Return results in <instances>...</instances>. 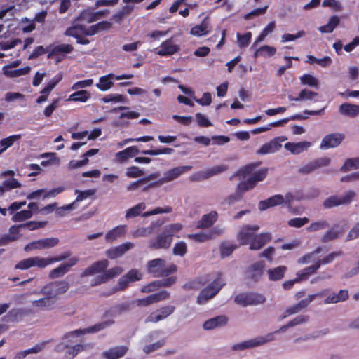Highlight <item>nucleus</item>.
Masks as SVG:
<instances>
[{
  "mask_svg": "<svg viewBox=\"0 0 359 359\" xmlns=\"http://www.w3.org/2000/svg\"><path fill=\"white\" fill-rule=\"evenodd\" d=\"M243 194V193L236 187L235 193L227 196L224 199V203L229 205H233L236 202L239 201L242 198Z\"/></svg>",
  "mask_w": 359,
  "mask_h": 359,
  "instance_id": "nucleus-60",
  "label": "nucleus"
},
{
  "mask_svg": "<svg viewBox=\"0 0 359 359\" xmlns=\"http://www.w3.org/2000/svg\"><path fill=\"white\" fill-rule=\"evenodd\" d=\"M146 269L148 273L154 278L168 277L177 271L176 264H166L164 259L156 258L147 262Z\"/></svg>",
  "mask_w": 359,
  "mask_h": 359,
  "instance_id": "nucleus-4",
  "label": "nucleus"
},
{
  "mask_svg": "<svg viewBox=\"0 0 359 359\" xmlns=\"http://www.w3.org/2000/svg\"><path fill=\"white\" fill-rule=\"evenodd\" d=\"M90 97L91 94L89 91L86 90H80L71 94L69 96L67 101L86 102L90 98Z\"/></svg>",
  "mask_w": 359,
  "mask_h": 359,
  "instance_id": "nucleus-37",
  "label": "nucleus"
},
{
  "mask_svg": "<svg viewBox=\"0 0 359 359\" xmlns=\"http://www.w3.org/2000/svg\"><path fill=\"white\" fill-rule=\"evenodd\" d=\"M285 266H279L267 271L269 279L271 281H277L283 278L287 271Z\"/></svg>",
  "mask_w": 359,
  "mask_h": 359,
  "instance_id": "nucleus-35",
  "label": "nucleus"
},
{
  "mask_svg": "<svg viewBox=\"0 0 359 359\" xmlns=\"http://www.w3.org/2000/svg\"><path fill=\"white\" fill-rule=\"evenodd\" d=\"M359 168V158H348L340 168L341 172H346L352 169Z\"/></svg>",
  "mask_w": 359,
  "mask_h": 359,
  "instance_id": "nucleus-48",
  "label": "nucleus"
},
{
  "mask_svg": "<svg viewBox=\"0 0 359 359\" xmlns=\"http://www.w3.org/2000/svg\"><path fill=\"white\" fill-rule=\"evenodd\" d=\"M356 194L353 190L348 191L343 196H331L325 200L323 206L325 208H332L340 205L349 204L355 198Z\"/></svg>",
  "mask_w": 359,
  "mask_h": 359,
  "instance_id": "nucleus-11",
  "label": "nucleus"
},
{
  "mask_svg": "<svg viewBox=\"0 0 359 359\" xmlns=\"http://www.w3.org/2000/svg\"><path fill=\"white\" fill-rule=\"evenodd\" d=\"M180 50V47L172 42V39H169L162 42L160 46V50L157 54L160 56H169L174 55Z\"/></svg>",
  "mask_w": 359,
  "mask_h": 359,
  "instance_id": "nucleus-26",
  "label": "nucleus"
},
{
  "mask_svg": "<svg viewBox=\"0 0 359 359\" xmlns=\"http://www.w3.org/2000/svg\"><path fill=\"white\" fill-rule=\"evenodd\" d=\"M100 13H93L90 10L86 9L82 11L77 17V20L86 23H91L98 20Z\"/></svg>",
  "mask_w": 359,
  "mask_h": 359,
  "instance_id": "nucleus-36",
  "label": "nucleus"
},
{
  "mask_svg": "<svg viewBox=\"0 0 359 359\" xmlns=\"http://www.w3.org/2000/svg\"><path fill=\"white\" fill-rule=\"evenodd\" d=\"M271 233L264 232L259 234H255L250 242L249 249L251 250H257L263 248L267 243L271 241Z\"/></svg>",
  "mask_w": 359,
  "mask_h": 359,
  "instance_id": "nucleus-21",
  "label": "nucleus"
},
{
  "mask_svg": "<svg viewBox=\"0 0 359 359\" xmlns=\"http://www.w3.org/2000/svg\"><path fill=\"white\" fill-rule=\"evenodd\" d=\"M74 50V47L70 44H60L54 46L48 54V58L53 56H58L60 54L70 53Z\"/></svg>",
  "mask_w": 359,
  "mask_h": 359,
  "instance_id": "nucleus-34",
  "label": "nucleus"
},
{
  "mask_svg": "<svg viewBox=\"0 0 359 359\" xmlns=\"http://www.w3.org/2000/svg\"><path fill=\"white\" fill-rule=\"evenodd\" d=\"M276 52V49L274 47L264 45L255 51L254 57L257 58L259 56L271 57L274 55Z\"/></svg>",
  "mask_w": 359,
  "mask_h": 359,
  "instance_id": "nucleus-43",
  "label": "nucleus"
},
{
  "mask_svg": "<svg viewBox=\"0 0 359 359\" xmlns=\"http://www.w3.org/2000/svg\"><path fill=\"white\" fill-rule=\"evenodd\" d=\"M319 269V264L315 262L314 264L307 266L297 273V280L304 281L309 278V277L315 273Z\"/></svg>",
  "mask_w": 359,
  "mask_h": 359,
  "instance_id": "nucleus-31",
  "label": "nucleus"
},
{
  "mask_svg": "<svg viewBox=\"0 0 359 359\" xmlns=\"http://www.w3.org/2000/svg\"><path fill=\"white\" fill-rule=\"evenodd\" d=\"M90 344H78L74 346H68L62 359H73L79 353H81L87 349Z\"/></svg>",
  "mask_w": 359,
  "mask_h": 359,
  "instance_id": "nucleus-30",
  "label": "nucleus"
},
{
  "mask_svg": "<svg viewBox=\"0 0 359 359\" xmlns=\"http://www.w3.org/2000/svg\"><path fill=\"white\" fill-rule=\"evenodd\" d=\"M210 32L209 22L208 18H205L200 25H196L191 29L190 33L194 36H201Z\"/></svg>",
  "mask_w": 359,
  "mask_h": 359,
  "instance_id": "nucleus-33",
  "label": "nucleus"
},
{
  "mask_svg": "<svg viewBox=\"0 0 359 359\" xmlns=\"http://www.w3.org/2000/svg\"><path fill=\"white\" fill-rule=\"evenodd\" d=\"M31 70V67L29 66H26L23 68L15 69V70H11V71H6L5 74L9 77L15 78L18 77L22 75H26L29 73Z\"/></svg>",
  "mask_w": 359,
  "mask_h": 359,
  "instance_id": "nucleus-58",
  "label": "nucleus"
},
{
  "mask_svg": "<svg viewBox=\"0 0 359 359\" xmlns=\"http://www.w3.org/2000/svg\"><path fill=\"white\" fill-rule=\"evenodd\" d=\"M343 255L342 251H338V252H332L327 255H326L325 257H323L322 259H319L317 262H316V264H319V267L323 264L325 265L329 263H331L333 262V260L339 256H341Z\"/></svg>",
  "mask_w": 359,
  "mask_h": 359,
  "instance_id": "nucleus-57",
  "label": "nucleus"
},
{
  "mask_svg": "<svg viewBox=\"0 0 359 359\" xmlns=\"http://www.w3.org/2000/svg\"><path fill=\"white\" fill-rule=\"evenodd\" d=\"M72 252L69 250L65 251L62 254L52 257H41L39 256L31 257L20 260L15 265V269L27 270L32 267L45 269L50 264L64 261L70 257Z\"/></svg>",
  "mask_w": 359,
  "mask_h": 359,
  "instance_id": "nucleus-2",
  "label": "nucleus"
},
{
  "mask_svg": "<svg viewBox=\"0 0 359 359\" xmlns=\"http://www.w3.org/2000/svg\"><path fill=\"white\" fill-rule=\"evenodd\" d=\"M300 83L302 85H307L310 87H318V80L314 76L305 74L300 76Z\"/></svg>",
  "mask_w": 359,
  "mask_h": 359,
  "instance_id": "nucleus-50",
  "label": "nucleus"
},
{
  "mask_svg": "<svg viewBox=\"0 0 359 359\" xmlns=\"http://www.w3.org/2000/svg\"><path fill=\"white\" fill-rule=\"evenodd\" d=\"M69 288V283L65 280H57L44 285L41 292L44 295H50L53 299L65 294Z\"/></svg>",
  "mask_w": 359,
  "mask_h": 359,
  "instance_id": "nucleus-10",
  "label": "nucleus"
},
{
  "mask_svg": "<svg viewBox=\"0 0 359 359\" xmlns=\"http://www.w3.org/2000/svg\"><path fill=\"white\" fill-rule=\"evenodd\" d=\"M237 245L233 243H222L220 245L219 250L221 257L224 258L229 257L236 249Z\"/></svg>",
  "mask_w": 359,
  "mask_h": 359,
  "instance_id": "nucleus-51",
  "label": "nucleus"
},
{
  "mask_svg": "<svg viewBox=\"0 0 359 359\" xmlns=\"http://www.w3.org/2000/svg\"><path fill=\"white\" fill-rule=\"evenodd\" d=\"M62 79V76H60L58 77H54L47 85L45 88H43L40 93L42 95H45L47 97H48L49 94L52 91V90L55 87V86L60 82V81Z\"/></svg>",
  "mask_w": 359,
  "mask_h": 359,
  "instance_id": "nucleus-61",
  "label": "nucleus"
},
{
  "mask_svg": "<svg viewBox=\"0 0 359 359\" xmlns=\"http://www.w3.org/2000/svg\"><path fill=\"white\" fill-rule=\"evenodd\" d=\"M227 322L228 318L226 316H217L205 321L203 327L206 330H210L216 327L224 326L227 324Z\"/></svg>",
  "mask_w": 359,
  "mask_h": 359,
  "instance_id": "nucleus-27",
  "label": "nucleus"
},
{
  "mask_svg": "<svg viewBox=\"0 0 359 359\" xmlns=\"http://www.w3.org/2000/svg\"><path fill=\"white\" fill-rule=\"evenodd\" d=\"M256 184L255 180L250 177L246 181L238 183L236 187L244 193L248 190L252 189Z\"/></svg>",
  "mask_w": 359,
  "mask_h": 359,
  "instance_id": "nucleus-62",
  "label": "nucleus"
},
{
  "mask_svg": "<svg viewBox=\"0 0 359 359\" xmlns=\"http://www.w3.org/2000/svg\"><path fill=\"white\" fill-rule=\"evenodd\" d=\"M318 96V93L311 90H309L307 89H303L300 91L299 94V97H294L292 95H289L288 99L290 101H299V100H311L313 97Z\"/></svg>",
  "mask_w": 359,
  "mask_h": 359,
  "instance_id": "nucleus-42",
  "label": "nucleus"
},
{
  "mask_svg": "<svg viewBox=\"0 0 359 359\" xmlns=\"http://www.w3.org/2000/svg\"><path fill=\"white\" fill-rule=\"evenodd\" d=\"M109 266V262L107 259L97 261L93 263L90 266L86 268L81 273V277L93 276L95 273L104 271L108 279L113 278L123 273V269L121 266H115L109 270H106Z\"/></svg>",
  "mask_w": 359,
  "mask_h": 359,
  "instance_id": "nucleus-5",
  "label": "nucleus"
},
{
  "mask_svg": "<svg viewBox=\"0 0 359 359\" xmlns=\"http://www.w3.org/2000/svg\"><path fill=\"white\" fill-rule=\"evenodd\" d=\"M306 118H307L306 116H304L302 114H294V115L291 116L289 118H283V119H281V120H279V121H277L275 122H272V123H269L268 125V126H270V129H271L272 127L282 126L284 124L287 123L290 120H304V119H306Z\"/></svg>",
  "mask_w": 359,
  "mask_h": 359,
  "instance_id": "nucleus-49",
  "label": "nucleus"
},
{
  "mask_svg": "<svg viewBox=\"0 0 359 359\" xmlns=\"http://www.w3.org/2000/svg\"><path fill=\"white\" fill-rule=\"evenodd\" d=\"M285 140V138L281 137H276L269 142L264 144L257 151V154L264 155L272 154L278 151L282 147L281 142Z\"/></svg>",
  "mask_w": 359,
  "mask_h": 359,
  "instance_id": "nucleus-18",
  "label": "nucleus"
},
{
  "mask_svg": "<svg viewBox=\"0 0 359 359\" xmlns=\"http://www.w3.org/2000/svg\"><path fill=\"white\" fill-rule=\"evenodd\" d=\"M46 224V221H29L24 224H20V226H22L23 229H27L30 231H33L41 228H43Z\"/></svg>",
  "mask_w": 359,
  "mask_h": 359,
  "instance_id": "nucleus-53",
  "label": "nucleus"
},
{
  "mask_svg": "<svg viewBox=\"0 0 359 359\" xmlns=\"http://www.w3.org/2000/svg\"><path fill=\"white\" fill-rule=\"evenodd\" d=\"M228 169V166L226 165H219L214 166L205 172V178H209L214 175H218Z\"/></svg>",
  "mask_w": 359,
  "mask_h": 359,
  "instance_id": "nucleus-56",
  "label": "nucleus"
},
{
  "mask_svg": "<svg viewBox=\"0 0 359 359\" xmlns=\"http://www.w3.org/2000/svg\"><path fill=\"white\" fill-rule=\"evenodd\" d=\"M21 138V135L16 134L10 135L8 137L4 138L0 140V154L4 152L8 148L11 147L15 142Z\"/></svg>",
  "mask_w": 359,
  "mask_h": 359,
  "instance_id": "nucleus-41",
  "label": "nucleus"
},
{
  "mask_svg": "<svg viewBox=\"0 0 359 359\" xmlns=\"http://www.w3.org/2000/svg\"><path fill=\"white\" fill-rule=\"evenodd\" d=\"M182 227L180 223L171 224L165 226L162 232L154 239L149 241V248L151 250L168 249L172 244L173 237H180L177 233L182 230Z\"/></svg>",
  "mask_w": 359,
  "mask_h": 359,
  "instance_id": "nucleus-3",
  "label": "nucleus"
},
{
  "mask_svg": "<svg viewBox=\"0 0 359 359\" xmlns=\"http://www.w3.org/2000/svg\"><path fill=\"white\" fill-rule=\"evenodd\" d=\"M310 145L311 143L309 142H299L297 143L287 142L285 144V148L292 154H299L310 147Z\"/></svg>",
  "mask_w": 359,
  "mask_h": 359,
  "instance_id": "nucleus-32",
  "label": "nucleus"
},
{
  "mask_svg": "<svg viewBox=\"0 0 359 359\" xmlns=\"http://www.w3.org/2000/svg\"><path fill=\"white\" fill-rule=\"evenodd\" d=\"M174 152V149L169 147H164L162 149L143 150L141 151L142 154L156 156L160 154H171Z\"/></svg>",
  "mask_w": 359,
  "mask_h": 359,
  "instance_id": "nucleus-55",
  "label": "nucleus"
},
{
  "mask_svg": "<svg viewBox=\"0 0 359 359\" xmlns=\"http://www.w3.org/2000/svg\"><path fill=\"white\" fill-rule=\"evenodd\" d=\"M22 315V311L20 309H13L10 310L7 314L4 317V321L6 323L18 322Z\"/></svg>",
  "mask_w": 359,
  "mask_h": 359,
  "instance_id": "nucleus-46",
  "label": "nucleus"
},
{
  "mask_svg": "<svg viewBox=\"0 0 359 359\" xmlns=\"http://www.w3.org/2000/svg\"><path fill=\"white\" fill-rule=\"evenodd\" d=\"M187 237L197 243H204L213 238L212 233L200 232L197 233L189 234Z\"/></svg>",
  "mask_w": 359,
  "mask_h": 359,
  "instance_id": "nucleus-47",
  "label": "nucleus"
},
{
  "mask_svg": "<svg viewBox=\"0 0 359 359\" xmlns=\"http://www.w3.org/2000/svg\"><path fill=\"white\" fill-rule=\"evenodd\" d=\"M54 304V299L50 295H46L45 297L32 302V306L34 307L40 309L46 308L50 309L53 308Z\"/></svg>",
  "mask_w": 359,
  "mask_h": 359,
  "instance_id": "nucleus-39",
  "label": "nucleus"
},
{
  "mask_svg": "<svg viewBox=\"0 0 359 359\" xmlns=\"http://www.w3.org/2000/svg\"><path fill=\"white\" fill-rule=\"evenodd\" d=\"M33 215V213L31 210H21L20 212H17L12 217V221L14 222H20L25 221L28 219H30Z\"/></svg>",
  "mask_w": 359,
  "mask_h": 359,
  "instance_id": "nucleus-52",
  "label": "nucleus"
},
{
  "mask_svg": "<svg viewBox=\"0 0 359 359\" xmlns=\"http://www.w3.org/2000/svg\"><path fill=\"white\" fill-rule=\"evenodd\" d=\"M339 112L341 115L355 118L359 115V105L347 102L341 104L339 107Z\"/></svg>",
  "mask_w": 359,
  "mask_h": 359,
  "instance_id": "nucleus-29",
  "label": "nucleus"
},
{
  "mask_svg": "<svg viewBox=\"0 0 359 359\" xmlns=\"http://www.w3.org/2000/svg\"><path fill=\"white\" fill-rule=\"evenodd\" d=\"M134 244L126 242L116 247L109 248L106 251V255L111 259H114L123 255L128 250L133 248Z\"/></svg>",
  "mask_w": 359,
  "mask_h": 359,
  "instance_id": "nucleus-22",
  "label": "nucleus"
},
{
  "mask_svg": "<svg viewBox=\"0 0 359 359\" xmlns=\"http://www.w3.org/2000/svg\"><path fill=\"white\" fill-rule=\"evenodd\" d=\"M125 226H117L113 229L109 231L105 236L107 242L111 243L117 238H119L125 234Z\"/></svg>",
  "mask_w": 359,
  "mask_h": 359,
  "instance_id": "nucleus-40",
  "label": "nucleus"
},
{
  "mask_svg": "<svg viewBox=\"0 0 359 359\" xmlns=\"http://www.w3.org/2000/svg\"><path fill=\"white\" fill-rule=\"evenodd\" d=\"M238 43L241 48L248 46L252 39V33L250 32H245L243 34H237Z\"/></svg>",
  "mask_w": 359,
  "mask_h": 359,
  "instance_id": "nucleus-59",
  "label": "nucleus"
},
{
  "mask_svg": "<svg viewBox=\"0 0 359 359\" xmlns=\"http://www.w3.org/2000/svg\"><path fill=\"white\" fill-rule=\"evenodd\" d=\"M265 263L264 261L256 262L250 264L245 271V278L252 283L258 282L264 274Z\"/></svg>",
  "mask_w": 359,
  "mask_h": 359,
  "instance_id": "nucleus-14",
  "label": "nucleus"
},
{
  "mask_svg": "<svg viewBox=\"0 0 359 359\" xmlns=\"http://www.w3.org/2000/svg\"><path fill=\"white\" fill-rule=\"evenodd\" d=\"M114 323L113 320H107L103 322L97 323L92 326L88 327L84 329H77L73 331L68 332L64 334L63 339H69L72 337H78L81 335L90 333H96L104 330L107 327L111 326Z\"/></svg>",
  "mask_w": 359,
  "mask_h": 359,
  "instance_id": "nucleus-9",
  "label": "nucleus"
},
{
  "mask_svg": "<svg viewBox=\"0 0 359 359\" xmlns=\"http://www.w3.org/2000/svg\"><path fill=\"white\" fill-rule=\"evenodd\" d=\"M236 304L246 307L248 306H256L262 304L266 302L265 297L259 293L253 292H247L239 293L234 297Z\"/></svg>",
  "mask_w": 359,
  "mask_h": 359,
  "instance_id": "nucleus-6",
  "label": "nucleus"
},
{
  "mask_svg": "<svg viewBox=\"0 0 359 359\" xmlns=\"http://www.w3.org/2000/svg\"><path fill=\"white\" fill-rule=\"evenodd\" d=\"M175 311V306L172 305H167L162 306L156 311L151 312L145 319V323H156L163 320L172 315Z\"/></svg>",
  "mask_w": 359,
  "mask_h": 359,
  "instance_id": "nucleus-13",
  "label": "nucleus"
},
{
  "mask_svg": "<svg viewBox=\"0 0 359 359\" xmlns=\"http://www.w3.org/2000/svg\"><path fill=\"white\" fill-rule=\"evenodd\" d=\"M133 77V74H121L115 76L114 74L110 73L107 75L100 77L99 82L96 83V87L101 91H107L109 90L114 86L113 79L122 80L129 79Z\"/></svg>",
  "mask_w": 359,
  "mask_h": 359,
  "instance_id": "nucleus-12",
  "label": "nucleus"
},
{
  "mask_svg": "<svg viewBox=\"0 0 359 359\" xmlns=\"http://www.w3.org/2000/svg\"><path fill=\"white\" fill-rule=\"evenodd\" d=\"M225 284L222 283L219 277L215 278L206 287L203 288L197 297L198 304H204L215 297Z\"/></svg>",
  "mask_w": 359,
  "mask_h": 359,
  "instance_id": "nucleus-7",
  "label": "nucleus"
},
{
  "mask_svg": "<svg viewBox=\"0 0 359 359\" xmlns=\"http://www.w3.org/2000/svg\"><path fill=\"white\" fill-rule=\"evenodd\" d=\"M38 241L40 250L53 248L57 245L59 243V239L57 238H47L39 239Z\"/></svg>",
  "mask_w": 359,
  "mask_h": 359,
  "instance_id": "nucleus-54",
  "label": "nucleus"
},
{
  "mask_svg": "<svg viewBox=\"0 0 359 359\" xmlns=\"http://www.w3.org/2000/svg\"><path fill=\"white\" fill-rule=\"evenodd\" d=\"M329 226V224L327 221L320 220L316 222H313L307 227V231L309 232L317 231L320 229H324Z\"/></svg>",
  "mask_w": 359,
  "mask_h": 359,
  "instance_id": "nucleus-64",
  "label": "nucleus"
},
{
  "mask_svg": "<svg viewBox=\"0 0 359 359\" xmlns=\"http://www.w3.org/2000/svg\"><path fill=\"white\" fill-rule=\"evenodd\" d=\"M187 252V244L184 241H180L175 244L173 249H172V253L175 255H179L181 257H183L186 255Z\"/></svg>",
  "mask_w": 359,
  "mask_h": 359,
  "instance_id": "nucleus-63",
  "label": "nucleus"
},
{
  "mask_svg": "<svg viewBox=\"0 0 359 359\" xmlns=\"http://www.w3.org/2000/svg\"><path fill=\"white\" fill-rule=\"evenodd\" d=\"M273 340V334H268L264 337H259L251 340L245 341L236 344L232 346L233 351H243L245 349L256 347Z\"/></svg>",
  "mask_w": 359,
  "mask_h": 359,
  "instance_id": "nucleus-16",
  "label": "nucleus"
},
{
  "mask_svg": "<svg viewBox=\"0 0 359 359\" xmlns=\"http://www.w3.org/2000/svg\"><path fill=\"white\" fill-rule=\"evenodd\" d=\"M145 208V203H140L127 210L126 213V218L130 219L139 216Z\"/></svg>",
  "mask_w": 359,
  "mask_h": 359,
  "instance_id": "nucleus-44",
  "label": "nucleus"
},
{
  "mask_svg": "<svg viewBox=\"0 0 359 359\" xmlns=\"http://www.w3.org/2000/svg\"><path fill=\"white\" fill-rule=\"evenodd\" d=\"M340 19L337 15H333L330 18L328 22L318 28L321 33H331L339 25Z\"/></svg>",
  "mask_w": 359,
  "mask_h": 359,
  "instance_id": "nucleus-38",
  "label": "nucleus"
},
{
  "mask_svg": "<svg viewBox=\"0 0 359 359\" xmlns=\"http://www.w3.org/2000/svg\"><path fill=\"white\" fill-rule=\"evenodd\" d=\"M259 229L258 225H245L237 235V239L241 245L250 244L255 236V233Z\"/></svg>",
  "mask_w": 359,
  "mask_h": 359,
  "instance_id": "nucleus-17",
  "label": "nucleus"
},
{
  "mask_svg": "<svg viewBox=\"0 0 359 359\" xmlns=\"http://www.w3.org/2000/svg\"><path fill=\"white\" fill-rule=\"evenodd\" d=\"M191 169V167L188 165L172 168L164 173L163 177L160 180L159 183L162 184L164 182H171L178 178L183 173L189 171Z\"/></svg>",
  "mask_w": 359,
  "mask_h": 359,
  "instance_id": "nucleus-20",
  "label": "nucleus"
},
{
  "mask_svg": "<svg viewBox=\"0 0 359 359\" xmlns=\"http://www.w3.org/2000/svg\"><path fill=\"white\" fill-rule=\"evenodd\" d=\"M79 261V257H71L68 262L60 264L57 267L52 269L49 273V278L55 279L62 277L65 274L68 273L71 268L75 266Z\"/></svg>",
  "mask_w": 359,
  "mask_h": 359,
  "instance_id": "nucleus-15",
  "label": "nucleus"
},
{
  "mask_svg": "<svg viewBox=\"0 0 359 359\" xmlns=\"http://www.w3.org/2000/svg\"><path fill=\"white\" fill-rule=\"evenodd\" d=\"M284 201V197L281 194H276L266 200L260 201L258 203V208L260 211H264L268 208L281 205Z\"/></svg>",
  "mask_w": 359,
  "mask_h": 359,
  "instance_id": "nucleus-24",
  "label": "nucleus"
},
{
  "mask_svg": "<svg viewBox=\"0 0 359 359\" xmlns=\"http://www.w3.org/2000/svg\"><path fill=\"white\" fill-rule=\"evenodd\" d=\"M338 227L337 225H334L333 228ZM343 233V231H336L334 229L327 230L325 234L322 236L320 241L323 243H326L329 241H333L337 238L341 234Z\"/></svg>",
  "mask_w": 359,
  "mask_h": 359,
  "instance_id": "nucleus-45",
  "label": "nucleus"
},
{
  "mask_svg": "<svg viewBox=\"0 0 359 359\" xmlns=\"http://www.w3.org/2000/svg\"><path fill=\"white\" fill-rule=\"evenodd\" d=\"M142 278V274L137 269H133L118 280L117 288H113L109 292L102 293V295L108 297L113 294L118 290H124L128 287L130 283L139 281Z\"/></svg>",
  "mask_w": 359,
  "mask_h": 359,
  "instance_id": "nucleus-8",
  "label": "nucleus"
},
{
  "mask_svg": "<svg viewBox=\"0 0 359 359\" xmlns=\"http://www.w3.org/2000/svg\"><path fill=\"white\" fill-rule=\"evenodd\" d=\"M128 347L126 346H118L111 347L102 353V356L105 359H120L128 352Z\"/></svg>",
  "mask_w": 359,
  "mask_h": 359,
  "instance_id": "nucleus-25",
  "label": "nucleus"
},
{
  "mask_svg": "<svg viewBox=\"0 0 359 359\" xmlns=\"http://www.w3.org/2000/svg\"><path fill=\"white\" fill-rule=\"evenodd\" d=\"M111 27V24L108 21H102L88 27L82 25H75L67 28L65 35L75 38L79 44L87 45L90 41L86 36H93L101 31L109 29Z\"/></svg>",
  "mask_w": 359,
  "mask_h": 359,
  "instance_id": "nucleus-1",
  "label": "nucleus"
},
{
  "mask_svg": "<svg viewBox=\"0 0 359 359\" xmlns=\"http://www.w3.org/2000/svg\"><path fill=\"white\" fill-rule=\"evenodd\" d=\"M140 153L139 149L135 146L128 147L124 150L116 154L115 157L117 162L123 163L128 158H132Z\"/></svg>",
  "mask_w": 359,
  "mask_h": 359,
  "instance_id": "nucleus-28",
  "label": "nucleus"
},
{
  "mask_svg": "<svg viewBox=\"0 0 359 359\" xmlns=\"http://www.w3.org/2000/svg\"><path fill=\"white\" fill-rule=\"evenodd\" d=\"M345 136L342 133H331L325 135L320 144V149H327L339 146L344 140Z\"/></svg>",
  "mask_w": 359,
  "mask_h": 359,
  "instance_id": "nucleus-19",
  "label": "nucleus"
},
{
  "mask_svg": "<svg viewBox=\"0 0 359 359\" xmlns=\"http://www.w3.org/2000/svg\"><path fill=\"white\" fill-rule=\"evenodd\" d=\"M218 219L217 212L212 210L208 214H205L197 222L196 228L201 229H208L211 227Z\"/></svg>",
  "mask_w": 359,
  "mask_h": 359,
  "instance_id": "nucleus-23",
  "label": "nucleus"
}]
</instances>
